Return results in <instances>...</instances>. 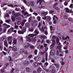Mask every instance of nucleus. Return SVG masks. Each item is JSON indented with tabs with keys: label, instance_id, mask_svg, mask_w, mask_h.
Wrapping results in <instances>:
<instances>
[{
	"label": "nucleus",
	"instance_id": "f257e3e1",
	"mask_svg": "<svg viewBox=\"0 0 73 73\" xmlns=\"http://www.w3.org/2000/svg\"><path fill=\"white\" fill-rule=\"evenodd\" d=\"M57 44L58 45L56 48V50H59V52H61V43L60 42V39L58 37L56 39Z\"/></svg>",
	"mask_w": 73,
	"mask_h": 73
},
{
	"label": "nucleus",
	"instance_id": "f03ea898",
	"mask_svg": "<svg viewBox=\"0 0 73 73\" xmlns=\"http://www.w3.org/2000/svg\"><path fill=\"white\" fill-rule=\"evenodd\" d=\"M1 40L2 41L4 42V46L7 48H8L9 44L8 43V42H7V40L6 38L5 37H3L1 38Z\"/></svg>",
	"mask_w": 73,
	"mask_h": 73
},
{
	"label": "nucleus",
	"instance_id": "7ed1b4c3",
	"mask_svg": "<svg viewBox=\"0 0 73 73\" xmlns=\"http://www.w3.org/2000/svg\"><path fill=\"white\" fill-rule=\"evenodd\" d=\"M27 27H24L22 30H19L18 31V34H24V32H25L26 31Z\"/></svg>",
	"mask_w": 73,
	"mask_h": 73
},
{
	"label": "nucleus",
	"instance_id": "20e7f679",
	"mask_svg": "<svg viewBox=\"0 0 73 73\" xmlns=\"http://www.w3.org/2000/svg\"><path fill=\"white\" fill-rule=\"evenodd\" d=\"M42 19L43 20H47V21H50L51 20L52 18L50 16H46L44 17H43L42 18Z\"/></svg>",
	"mask_w": 73,
	"mask_h": 73
},
{
	"label": "nucleus",
	"instance_id": "39448f33",
	"mask_svg": "<svg viewBox=\"0 0 73 73\" xmlns=\"http://www.w3.org/2000/svg\"><path fill=\"white\" fill-rule=\"evenodd\" d=\"M64 54L63 53L62 54H61L60 55L59 54V52L58 51V50H57L56 52V57H57V58H58L59 57V56H60L62 57H63L64 55H63Z\"/></svg>",
	"mask_w": 73,
	"mask_h": 73
},
{
	"label": "nucleus",
	"instance_id": "423d86ee",
	"mask_svg": "<svg viewBox=\"0 0 73 73\" xmlns=\"http://www.w3.org/2000/svg\"><path fill=\"white\" fill-rule=\"evenodd\" d=\"M41 22H40L39 23V24L38 26V28L40 31H42V32H44V27H42V29L41 28Z\"/></svg>",
	"mask_w": 73,
	"mask_h": 73
},
{
	"label": "nucleus",
	"instance_id": "0eeeda50",
	"mask_svg": "<svg viewBox=\"0 0 73 73\" xmlns=\"http://www.w3.org/2000/svg\"><path fill=\"white\" fill-rule=\"evenodd\" d=\"M7 40L9 44L10 45H11V44H12V37L11 36L8 37Z\"/></svg>",
	"mask_w": 73,
	"mask_h": 73
},
{
	"label": "nucleus",
	"instance_id": "6e6552de",
	"mask_svg": "<svg viewBox=\"0 0 73 73\" xmlns=\"http://www.w3.org/2000/svg\"><path fill=\"white\" fill-rule=\"evenodd\" d=\"M34 60H35L36 61H38L41 60V57L39 56L38 55L37 56L35 57L34 58Z\"/></svg>",
	"mask_w": 73,
	"mask_h": 73
},
{
	"label": "nucleus",
	"instance_id": "1a4fd4ad",
	"mask_svg": "<svg viewBox=\"0 0 73 73\" xmlns=\"http://www.w3.org/2000/svg\"><path fill=\"white\" fill-rule=\"evenodd\" d=\"M2 26L4 28H9L11 27V26L7 25V24L5 23L3 24L2 25Z\"/></svg>",
	"mask_w": 73,
	"mask_h": 73
},
{
	"label": "nucleus",
	"instance_id": "9d476101",
	"mask_svg": "<svg viewBox=\"0 0 73 73\" xmlns=\"http://www.w3.org/2000/svg\"><path fill=\"white\" fill-rule=\"evenodd\" d=\"M20 53H24V54H28V52L27 51V50H25L24 51V49H22L20 50Z\"/></svg>",
	"mask_w": 73,
	"mask_h": 73
},
{
	"label": "nucleus",
	"instance_id": "9b49d317",
	"mask_svg": "<svg viewBox=\"0 0 73 73\" xmlns=\"http://www.w3.org/2000/svg\"><path fill=\"white\" fill-rule=\"evenodd\" d=\"M14 30V28L11 27L10 28L8 29L7 31V33H11L12 32H13V30Z\"/></svg>",
	"mask_w": 73,
	"mask_h": 73
},
{
	"label": "nucleus",
	"instance_id": "f8f14e48",
	"mask_svg": "<svg viewBox=\"0 0 73 73\" xmlns=\"http://www.w3.org/2000/svg\"><path fill=\"white\" fill-rule=\"evenodd\" d=\"M55 53V50L53 49H52L50 52V54L51 56H53Z\"/></svg>",
	"mask_w": 73,
	"mask_h": 73
},
{
	"label": "nucleus",
	"instance_id": "ddd939ff",
	"mask_svg": "<svg viewBox=\"0 0 73 73\" xmlns=\"http://www.w3.org/2000/svg\"><path fill=\"white\" fill-rule=\"evenodd\" d=\"M43 70L46 72V73H50V70L49 69H46V68H43Z\"/></svg>",
	"mask_w": 73,
	"mask_h": 73
},
{
	"label": "nucleus",
	"instance_id": "4468645a",
	"mask_svg": "<svg viewBox=\"0 0 73 73\" xmlns=\"http://www.w3.org/2000/svg\"><path fill=\"white\" fill-rule=\"evenodd\" d=\"M39 33V31L38 30V29H36L34 31V33L35 34L34 35L35 36H37V35Z\"/></svg>",
	"mask_w": 73,
	"mask_h": 73
},
{
	"label": "nucleus",
	"instance_id": "2eb2a0df",
	"mask_svg": "<svg viewBox=\"0 0 73 73\" xmlns=\"http://www.w3.org/2000/svg\"><path fill=\"white\" fill-rule=\"evenodd\" d=\"M48 14V12H42L41 13V15H42V16H45L46 15H47Z\"/></svg>",
	"mask_w": 73,
	"mask_h": 73
},
{
	"label": "nucleus",
	"instance_id": "dca6fc26",
	"mask_svg": "<svg viewBox=\"0 0 73 73\" xmlns=\"http://www.w3.org/2000/svg\"><path fill=\"white\" fill-rule=\"evenodd\" d=\"M38 65V64L37 62H34L33 64V67H37Z\"/></svg>",
	"mask_w": 73,
	"mask_h": 73
},
{
	"label": "nucleus",
	"instance_id": "f3484780",
	"mask_svg": "<svg viewBox=\"0 0 73 73\" xmlns=\"http://www.w3.org/2000/svg\"><path fill=\"white\" fill-rule=\"evenodd\" d=\"M29 64V62L28 61H25L23 62V64L25 66H27Z\"/></svg>",
	"mask_w": 73,
	"mask_h": 73
},
{
	"label": "nucleus",
	"instance_id": "a211bd4d",
	"mask_svg": "<svg viewBox=\"0 0 73 73\" xmlns=\"http://www.w3.org/2000/svg\"><path fill=\"white\" fill-rule=\"evenodd\" d=\"M40 37L42 40H44V38H47V37L45 35H40Z\"/></svg>",
	"mask_w": 73,
	"mask_h": 73
},
{
	"label": "nucleus",
	"instance_id": "6ab92c4d",
	"mask_svg": "<svg viewBox=\"0 0 73 73\" xmlns=\"http://www.w3.org/2000/svg\"><path fill=\"white\" fill-rule=\"evenodd\" d=\"M42 71L41 68L39 67L37 69V73H40Z\"/></svg>",
	"mask_w": 73,
	"mask_h": 73
},
{
	"label": "nucleus",
	"instance_id": "aec40b11",
	"mask_svg": "<svg viewBox=\"0 0 73 73\" xmlns=\"http://www.w3.org/2000/svg\"><path fill=\"white\" fill-rule=\"evenodd\" d=\"M16 43H17V39H14L12 44H13V45H15V44H16Z\"/></svg>",
	"mask_w": 73,
	"mask_h": 73
},
{
	"label": "nucleus",
	"instance_id": "412c9836",
	"mask_svg": "<svg viewBox=\"0 0 73 73\" xmlns=\"http://www.w3.org/2000/svg\"><path fill=\"white\" fill-rule=\"evenodd\" d=\"M27 21V20L26 19H24L23 21H22L21 23V25L23 26V27L24 26V24H25V22Z\"/></svg>",
	"mask_w": 73,
	"mask_h": 73
},
{
	"label": "nucleus",
	"instance_id": "4be33fe9",
	"mask_svg": "<svg viewBox=\"0 0 73 73\" xmlns=\"http://www.w3.org/2000/svg\"><path fill=\"white\" fill-rule=\"evenodd\" d=\"M31 24L32 26L34 27H36L37 25V24H35V23H34L33 22H31Z\"/></svg>",
	"mask_w": 73,
	"mask_h": 73
},
{
	"label": "nucleus",
	"instance_id": "5701e85b",
	"mask_svg": "<svg viewBox=\"0 0 73 73\" xmlns=\"http://www.w3.org/2000/svg\"><path fill=\"white\" fill-rule=\"evenodd\" d=\"M26 41H29V42H30V41H31V38L28 37H27L26 38Z\"/></svg>",
	"mask_w": 73,
	"mask_h": 73
},
{
	"label": "nucleus",
	"instance_id": "b1692460",
	"mask_svg": "<svg viewBox=\"0 0 73 73\" xmlns=\"http://www.w3.org/2000/svg\"><path fill=\"white\" fill-rule=\"evenodd\" d=\"M18 56V55L17 54L16 52L13 53V57H14L15 58H17Z\"/></svg>",
	"mask_w": 73,
	"mask_h": 73
},
{
	"label": "nucleus",
	"instance_id": "393cba45",
	"mask_svg": "<svg viewBox=\"0 0 73 73\" xmlns=\"http://www.w3.org/2000/svg\"><path fill=\"white\" fill-rule=\"evenodd\" d=\"M48 64L49 63H48L47 62L44 63L43 68H44V67H45V68H46V66H47Z\"/></svg>",
	"mask_w": 73,
	"mask_h": 73
},
{
	"label": "nucleus",
	"instance_id": "a878e982",
	"mask_svg": "<svg viewBox=\"0 0 73 73\" xmlns=\"http://www.w3.org/2000/svg\"><path fill=\"white\" fill-rule=\"evenodd\" d=\"M26 71L27 72H29L31 71V68L29 67H27L26 68Z\"/></svg>",
	"mask_w": 73,
	"mask_h": 73
},
{
	"label": "nucleus",
	"instance_id": "bb28decb",
	"mask_svg": "<svg viewBox=\"0 0 73 73\" xmlns=\"http://www.w3.org/2000/svg\"><path fill=\"white\" fill-rule=\"evenodd\" d=\"M12 49L13 51H16L17 50V48L15 46H14L12 47Z\"/></svg>",
	"mask_w": 73,
	"mask_h": 73
},
{
	"label": "nucleus",
	"instance_id": "cd10ccee",
	"mask_svg": "<svg viewBox=\"0 0 73 73\" xmlns=\"http://www.w3.org/2000/svg\"><path fill=\"white\" fill-rule=\"evenodd\" d=\"M28 36L30 37H34V36H35L34 35V34H29L28 35Z\"/></svg>",
	"mask_w": 73,
	"mask_h": 73
},
{
	"label": "nucleus",
	"instance_id": "c85d7f7f",
	"mask_svg": "<svg viewBox=\"0 0 73 73\" xmlns=\"http://www.w3.org/2000/svg\"><path fill=\"white\" fill-rule=\"evenodd\" d=\"M30 5L31 6H32V7L34 6V5H35V2L33 1L31 2L30 3Z\"/></svg>",
	"mask_w": 73,
	"mask_h": 73
},
{
	"label": "nucleus",
	"instance_id": "c756f323",
	"mask_svg": "<svg viewBox=\"0 0 73 73\" xmlns=\"http://www.w3.org/2000/svg\"><path fill=\"white\" fill-rule=\"evenodd\" d=\"M32 42H36V41L37 40L36 39H35V38H33L32 39H31V40Z\"/></svg>",
	"mask_w": 73,
	"mask_h": 73
},
{
	"label": "nucleus",
	"instance_id": "7c9ffc66",
	"mask_svg": "<svg viewBox=\"0 0 73 73\" xmlns=\"http://www.w3.org/2000/svg\"><path fill=\"white\" fill-rule=\"evenodd\" d=\"M11 20H12V21L13 22H15V17H11Z\"/></svg>",
	"mask_w": 73,
	"mask_h": 73
},
{
	"label": "nucleus",
	"instance_id": "2f4dec72",
	"mask_svg": "<svg viewBox=\"0 0 73 73\" xmlns=\"http://www.w3.org/2000/svg\"><path fill=\"white\" fill-rule=\"evenodd\" d=\"M25 25L26 27L27 28H29V27H30V25L29 24V23H27L25 24Z\"/></svg>",
	"mask_w": 73,
	"mask_h": 73
},
{
	"label": "nucleus",
	"instance_id": "473e14b6",
	"mask_svg": "<svg viewBox=\"0 0 73 73\" xmlns=\"http://www.w3.org/2000/svg\"><path fill=\"white\" fill-rule=\"evenodd\" d=\"M53 16L54 17H53V20H54V19L56 20H58V18H57V17L56 16V15H54Z\"/></svg>",
	"mask_w": 73,
	"mask_h": 73
},
{
	"label": "nucleus",
	"instance_id": "72a5a7b5",
	"mask_svg": "<svg viewBox=\"0 0 73 73\" xmlns=\"http://www.w3.org/2000/svg\"><path fill=\"white\" fill-rule=\"evenodd\" d=\"M11 21V20L10 19H9V20H5V22L6 23H8V24H9V23H10Z\"/></svg>",
	"mask_w": 73,
	"mask_h": 73
},
{
	"label": "nucleus",
	"instance_id": "f704fd0d",
	"mask_svg": "<svg viewBox=\"0 0 73 73\" xmlns=\"http://www.w3.org/2000/svg\"><path fill=\"white\" fill-rule=\"evenodd\" d=\"M54 64L57 68H58L60 67V65L59 64Z\"/></svg>",
	"mask_w": 73,
	"mask_h": 73
},
{
	"label": "nucleus",
	"instance_id": "c9c22d12",
	"mask_svg": "<svg viewBox=\"0 0 73 73\" xmlns=\"http://www.w3.org/2000/svg\"><path fill=\"white\" fill-rule=\"evenodd\" d=\"M68 19L69 21H71V22H73V19L72 18H69Z\"/></svg>",
	"mask_w": 73,
	"mask_h": 73
},
{
	"label": "nucleus",
	"instance_id": "e433bc0d",
	"mask_svg": "<svg viewBox=\"0 0 73 73\" xmlns=\"http://www.w3.org/2000/svg\"><path fill=\"white\" fill-rule=\"evenodd\" d=\"M37 20H38V21H40L41 20V17H40V16H38L36 18Z\"/></svg>",
	"mask_w": 73,
	"mask_h": 73
},
{
	"label": "nucleus",
	"instance_id": "4c0bfd02",
	"mask_svg": "<svg viewBox=\"0 0 73 73\" xmlns=\"http://www.w3.org/2000/svg\"><path fill=\"white\" fill-rule=\"evenodd\" d=\"M15 11H20V9L19 8L16 7L15 9Z\"/></svg>",
	"mask_w": 73,
	"mask_h": 73
},
{
	"label": "nucleus",
	"instance_id": "58836bf2",
	"mask_svg": "<svg viewBox=\"0 0 73 73\" xmlns=\"http://www.w3.org/2000/svg\"><path fill=\"white\" fill-rule=\"evenodd\" d=\"M54 44H52L50 46V47L51 49H53V47L54 46Z\"/></svg>",
	"mask_w": 73,
	"mask_h": 73
},
{
	"label": "nucleus",
	"instance_id": "ea45409f",
	"mask_svg": "<svg viewBox=\"0 0 73 73\" xmlns=\"http://www.w3.org/2000/svg\"><path fill=\"white\" fill-rule=\"evenodd\" d=\"M62 38L63 40H66L68 38V40L69 39V36H67L65 38L64 37H62Z\"/></svg>",
	"mask_w": 73,
	"mask_h": 73
},
{
	"label": "nucleus",
	"instance_id": "a19ab883",
	"mask_svg": "<svg viewBox=\"0 0 73 73\" xmlns=\"http://www.w3.org/2000/svg\"><path fill=\"white\" fill-rule=\"evenodd\" d=\"M64 10H66V12L68 13L69 12V11L70 12V10H69L68 8H66L65 9H64Z\"/></svg>",
	"mask_w": 73,
	"mask_h": 73
},
{
	"label": "nucleus",
	"instance_id": "79ce46f5",
	"mask_svg": "<svg viewBox=\"0 0 73 73\" xmlns=\"http://www.w3.org/2000/svg\"><path fill=\"white\" fill-rule=\"evenodd\" d=\"M7 6L8 7H12V8H14V6L12 4H10V5L8 4L7 5Z\"/></svg>",
	"mask_w": 73,
	"mask_h": 73
},
{
	"label": "nucleus",
	"instance_id": "37998d69",
	"mask_svg": "<svg viewBox=\"0 0 73 73\" xmlns=\"http://www.w3.org/2000/svg\"><path fill=\"white\" fill-rule=\"evenodd\" d=\"M52 44H54V45H55V44L56 43V41H55L54 39H52Z\"/></svg>",
	"mask_w": 73,
	"mask_h": 73
},
{
	"label": "nucleus",
	"instance_id": "c03bdc74",
	"mask_svg": "<svg viewBox=\"0 0 73 73\" xmlns=\"http://www.w3.org/2000/svg\"><path fill=\"white\" fill-rule=\"evenodd\" d=\"M8 60H9V61H12V58L11 56H9L8 58Z\"/></svg>",
	"mask_w": 73,
	"mask_h": 73
},
{
	"label": "nucleus",
	"instance_id": "a18cd8bd",
	"mask_svg": "<svg viewBox=\"0 0 73 73\" xmlns=\"http://www.w3.org/2000/svg\"><path fill=\"white\" fill-rule=\"evenodd\" d=\"M3 45L0 44V49L1 51L3 50Z\"/></svg>",
	"mask_w": 73,
	"mask_h": 73
},
{
	"label": "nucleus",
	"instance_id": "49530a36",
	"mask_svg": "<svg viewBox=\"0 0 73 73\" xmlns=\"http://www.w3.org/2000/svg\"><path fill=\"white\" fill-rule=\"evenodd\" d=\"M58 37L57 36H56L54 35H53L52 37V38L53 39H56Z\"/></svg>",
	"mask_w": 73,
	"mask_h": 73
},
{
	"label": "nucleus",
	"instance_id": "de8ad7c7",
	"mask_svg": "<svg viewBox=\"0 0 73 73\" xmlns=\"http://www.w3.org/2000/svg\"><path fill=\"white\" fill-rule=\"evenodd\" d=\"M49 14H52L54 13V11H53V10H52L51 11H49Z\"/></svg>",
	"mask_w": 73,
	"mask_h": 73
},
{
	"label": "nucleus",
	"instance_id": "09e8293b",
	"mask_svg": "<svg viewBox=\"0 0 73 73\" xmlns=\"http://www.w3.org/2000/svg\"><path fill=\"white\" fill-rule=\"evenodd\" d=\"M30 48H31V49H35V47L33 45H31V46H30Z\"/></svg>",
	"mask_w": 73,
	"mask_h": 73
},
{
	"label": "nucleus",
	"instance_id": "8fccbe9b",
	"mask_svg": "<svg viewBox=\"0 0 73 73\" xmlns=\"http://www.w3.org/2000/svg\"><path fill=\"white\" fill-rule=\"evenodd\" d=\"M29 32H32L33 31V28H31L29 29Z\"/></svg>",
	"mask_w": 73,
	"mask_h": 73
},
{
	"label": "nucleus",
	"instance_id": "3c124183",
	"mask_svg": "<svg viewBox=\"0 0 73 73\" xmlns=\"http://www.w3.org/2000/svg\"><path fill=\"white\" fill-rule=\"evenodd\" d=\"M54 9L56 10H58L59 11H60V8H58V7H54Z\"/></svg>",
	"mask_w": 73,
	"mask_h": 73
},
{
	"label": "nucleus",
	"instance_id": "603ef678",
	"mask_svg": "<svg viewBox=\"0 0 73 73\" xmlns=\"http://www.w3.org/2000/svg\"><path fill=\"white\" fill-rule=\"evenodd\" d=\"M38 3H39V4L40 5L41 4V1H40V0L37 1V4H38Z\"/></svg>",
	"mask_w": 73,
	"mask_h": 73
},
{
	"label": "nucleus",
	"instance_id": "864d4df0",
	"mask_svg": "<svg viewBox=\"0 0 73 73\" xmlns=\"http://www.w3.org/2000/svg\"><path fill=\"white\" fill-rule=\"evenodd\" d=\"M10 65V62L6 64H5V65L6 66H9Z\"/></svg>",
	"mask_w": 73,
	"mask_h": 73
},
{
	"label": "nucleus",
	"instance_id": "5fc2aeb1",
	"mask_svg": "<svg viewBox=\"0 0 73 73\" xmlns=\"http://www.w3.org/2000/svg\"><path fill=\"white\" fill-rule=\"evenodd\" d=\"M39 65H41V67H42V68H44L43 65H42V64L41 63H38V64Z\"/></svg>",
	"mask_w": 73,
	"mask_h": 73
},
{
	"label": "nucleus",
	"instance_id": "6e6d98bb",
	"mask_svg": "<svg viewBox=\"0 0 73 73\" xmlns=\"http://www.w3.org/2000/svg\"><path fill=\"white\" fill-rule=\"evenodd\" d=\"M39 46H40V48L41 49H43L44 48V46L42 45H39Z\"/></svg>",
	"mask_w": 73,
	"mask_h": 73
},
{
	"label": "nucleus",
	"instance_id": "4d7b16f0",
	"mask_svg": "<svg viewBox=\"0 0 73 73\" xmlns=\"http://www.w3.org/2000/svg\"><path fill=\"white\" fill-rule=\"evenodd\" d=\"M46 61H47L48 60V54H46L45 55V58Z\"/></svg>",
	"mask_w": 73,
	"mask_h": 73
},
{
	"label": "nucleus",
	"instance_id": "13d9d810",
	"mask_svg": "<svg viewBox=\"0 0 73 73\" xmlns=\"http://www.w3.org/2000/svg\"><path fill=\"white\" fill-rule=\"evenodd\" d=\"M41 62L43 63H44V62H45V58H42Z\"/></svg>",
	"mask_w": 73,
	"mask_h": 73
},
{
	"label": "nucleus",
	"instance_id": "bf43d9fd",
	"mask_svg": "<svg viewBox=\"0 0 73 73\" xmlns=\"http://www.w3.org/2000/svg\"><path fill=\"white\" fill-rule=\"evenodd\" d=\"M14 16L15 17H17V16H19V14L18 13H15Z\"/></svg>",
	"mask_w": 73,
	"mask_h": 73
},
{
	"label": "nucleus",
	"instance_id": "052dcab7",
	"mask_svg": "<svg viewBox=\"0 0 73 73\" xmlns=\"http://www.w3.org/2000/svg\"><path fill=\"white\" fill-rule=\"evenodd\" d=\"M6 28H5L3 29V31L2 33H5V32H6V31H7V29Z\"/></svg>",
	"mask_w": 73,
	"mask_h": 73
},
{
	"label": "nucleus",
	"instance_id": "680f3d73",
	"mask_svg": "<svg viewBox=\"0 0 73 73\" xmlns=\"http://www.w3.org/2000/svg\"><path fill=\"white\" fill-rule=\"evenodd\" d=\"M32 56H33L32 55H30L28 56V58H29V59L30 58H32Z\"/></svg>",
	"mask_w": 73,
	"mask_h": 73
},
{
	"label": "nucleus",
	"instance_id": "e2e57ef3",
	"mask_svg": "<svg viewBox=\"0 0 73 73\" xmlns=\"http://www.w3.org/2000/svg\"><path fill=\"white\" fill-rule=\"evenodd\" d=\"M68 3L67 2H65L64 3V5H65V6H67V5H68Z\"/></svg>",
	"mask_w": 73,
	"mask_h": 73
},
{
	"label": "nucleus",
	"instance_id": "0e129e2a",
	"mask_svg": "<svg viewBox=\"0 0 73 73\" xmlns=\"http://www.w3.org/2000/svg\"><path fill=\"white\" fill-rule=\"evenodd\" d=\"M56 73V70H55L54 69H52V73Z\"/></svg>",
	"mask_w": 73,
	"mask_h": 73
},
{
	"label": "nucleus",
	"instance_id": "69168bd1",
	"mask_svg": "<svg viewBox=\"0 0 73 73\" xmlns=\"http://www.w3.org/2000/svg\"><path fill=\"white\" fill-rule=\"evenodd\" d=\"M59 7L60 8H61V9H62L63 7H64V6L62 4L60 5H59Z\"/></svg>",
	"mask_w": 73,
	"mask_h": 73
},
{
	"label": "nucleus",
	"instance_id": "338daca9",
	"mask_svg": "<svg viewBox=\"0 0 73 73\" xmlns=\"http://www.w3.org/2000/svg\"><path fill=\"white\" fill-rule=\"evenodd\" d=\"M33 22H34V23H35V24H37L38 23V21H37V20H35L33 21Z\"/></svg>",
	"mask_w": 73,
	"mask_h": 73
},
{
	"label": "nucleus",
	"instance_id": "774afa93",
	"mask_svg": "<svg viewBox=\"0 0 73 73\" xmlns=\"http://www.w3.org/2000/svg\"><path fill=\"white\" fill-rule=\"evenodd\" d=\"M53 67H54V66L53 65H51L50 66L49 68L50 69H52V68H53Z\"/></svg>",
	"mask_w": 73,
	"mask_h": 73
}]
</instances>
